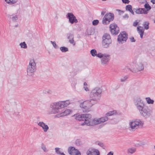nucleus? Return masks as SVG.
<instances>
[{"mask_svg":"<svg viewBox=\"0 0 155 155\" xmlns=\"http://www.w3.org/2000/svg\"><path fill=\"white\" fill-rule=\"evenodd\" d=\"M76 120L79 121H84V122L81 124V125L84 126H93L101 123H104L107 121L109 118L107 117H104L97 119L95 118L92 119L91 115L90 114H76L74 115Z\"/></svg>","mask_w":155,"mask_h":155,"instance_id":"1","label":"nucleus"},{"mask_svg":"<svg viewBox=\"0 0 155 155\" xmlns=\"http://www.w3.org/2000/svg\"><path fill=\"white\" fill-rule=\"evenodd\" d=\"M70 104L69 100L53 103L50 105L51 109L48 110V114H51L58 113V112H61L60 111L61 109L67 107Z\"/></svg>","mask_w":155,"mask_h":155,"instance_id":"2","label":"nucleus"},{"mask_svg":"<svg viewBox=\"0 0 155 155\" xmlns=\"http://www.w3.org/2000/svg\"><path fill=\"white\" fill-rule=\"evenodd\" d=\"M144 65L142 62L140 61L137 62L135 63H133L127 64V68L128 70L133 73L142 71L144 69Z\"/></svg>","mask_w":155,"mask_h":155,"instance_id":"3","label":"nucleus"},{"mask_svg":"<svg viewBox=\"0 0 155 155\" xmlns=\"http://www.w3.org/2000/svg\"><path fill=\"white\" fill-rule=\"evenodd\" d=\"M102 92V90L100 88L96 87L90 93L91 100L94 102V104L97 103V101L100 99Z\"/></svg>","mask_w":155,"mask_h":155,"instance_id":"4","label":"nucleus"},{"mask_svg":"<svg viewBox=\"0 0 155 155\" xmlns=\"http://www.w3.org/2000/svg\"><path fill=\"white\" fill-rule=\"evenodd\" d=\"M139 111L141 116L144 119L149 118L153 113L152 110L146 106L142 107Z\"/></svg>","mask_w":155,"mask_h":155,"instance_id":"5","label":"nucleus"},{"mask_svg":"<svg viewBox=\"0 0 155 155\" xmlns=\"http://www.w3.org/2000/svg\"><path fill=\"white\" fill-rule=\"evenodd\" d=\"M102 39L101 44L103 47L108 48L112 42L110 35L107 33L104 34L102 37Z\"/></svg>","mask_w":155,"mask_h":155,"instance_id":"6","label":"nucleus"},{"mask_svg":"<svg viewBox=\"0 0 155 155\" xmlns=\"http://www.w3.org/2000/svg\"><path fill=\"white\" fill-rule=\"evenodd\" d=\"M36 64L34 60H31L29 62L27 68V74L29 76H32L34 74L36 70Z\"/></svg>","mask_w":155,"mask_h":155,"instance_id":"7","label":"nucleus"},{"mask_svg":"<svg viewBox=\"0 0 155 155\" xmlns=\"http://www.w3.org/2000/svg\"><path fill=\"white\" fill-rule=\"evenodd\" d=\"M94 104V102L90 99V100L84 101L82 102L80 104V106L83 108L82 110L83 112H87L89 111L90 108Z\"/></svg>","mask_w":155,"mask_h":155,"instance_id":"8","label":"nucleus"},{"mask_svg":"<svg viewBox=\"0 0 155 155\" xmlns=\"http://www.w3.org/2000/svg\"><path fill=\"white\" fill-rule=\"evenodd\" d=\"M143 122L141 120L136 119L130 122L129 125L132 131H134L138 129L140 126H143Z\"/></svg>","mask_w":155,"mask_h":155,"instance_id":"9","label":"nucleus"},{"mask_svg":"<svg viewBox=\"0 0 155 155\" xmlns=\"http://www.w3.org/2000/svg\"><path fill=\"white\" fill-rule=\"evenodd\" d=\"M114 19V15L112 13H107L104 17L102 23L104 25H107L110 23V22L113 20Z\"/></svg>","mask_w":155,"mask_h":155,"instance_id":"10","label":"nucleus"},{"mask_svg":"<svg viewBox=\"0 0 155 155\" xmlns=\"http://www.w3.org/2000/svg\"><path fill=\"white\" fill-rule=\"evenodd\" d=\"M134 103L139 110L145 105L143 101L139 97H137L134 100Z\"/></svg>","mask_w":155,"mask_h":155,"instance_id":"11","label":"nucleus"},{"mask_svg":"<svg viewBox=\"0 0 155 155\" xmlns=\"http://www.w3.org/2000/svg\"><path fill=\"white\" fill-rule=\"evenodd\" d=\"M110 31L111 34L113 35H117L120 31L119 28L116 24L113 23L110 25Z\"/></svg>","mask_w":155,"mask_h":155,"instance_id":"12","label":"nucleus"},{"mask_svg":"<svg viewBox=\"0 0 155 155\" xmlns=\"http://www.w3.org/2000/svg\"><path fill=\"white\" fill-rule=\"evenodd\" d=\"M117 41L120 44H122L126 41V31L121 32L118 36Z\"/></svg>","mask_w":155,"mask_h":155,"instance_id":"13","label":"nucleus"},{"mask_svg":"<svg viewBox=\"0 0 155 155\" xmlns=\"http://www.w3.org/2000/svg\"><path fill=\"white\" fill-rule=\"evenodd\" d=\"M87 155H100L98 150L93 148H89L86 151Z\"/></svg>","mask_w":155,"mask_h":155,"instance_id":"14","label":"nucleus"},{"mask_svg":"<svg viewBox=\"0 0 155 155\" xmlns=\"http://www.w3.org/2000/svg\"><path fill=\"white\" fill-rule=\"evenodd\" d=\"M66 17L69 19V22L71 24L78 22L77 19L72 13H68Z\"/></svg>","mask_w":155,"mask_h":155,"instance_id":"15","label":"nucleus"},{"mask_svg":"<svg viewBox=\"0 0 155 155\" xmlns=\"http://www.w3.org/2000/svg\"><path fill=\"white\" fill-rule=\"evenodd\" d=\"M110 55L105 54L104 55L101 59V62L102 65H106L109 62L110 60Z\"/></svg>","mask_w":155,"mask_h":155,"instance_id":"16","label":"nucleus"},{"mask_svg":"<svg viewBox=\"0 0 155 155\" xmlns=\"http://www.w3.org/2000/svg\"><path fill=\"white\" fill-rule=\"evenodd\" d=\"M60 111H61V112H58V113H60L56 114L55 116V117H60L67 115L70 114L71 111V110L69 109L66 110L64 111V110H62L61 109Z\"/></svg>","mask_w":155,"mask_h":155,"instance_id":"17","label":"nucleus"},{"mask_svg":"<svg viewBox=\"0 0 155 155\" xmlns=\"http://www.w3.org/2000/svg\"><path fill=\"white\" fill-rule=\"evenodd\" d=\"M74 150V151H75L74 155H81L80 152L78 149H76L74 147H69L68 149V152L69 154H73L72 150Z\"/></svg>","mask_w":155,"mask_h":155,"instance_id":"18","label":"nucleus"},{"mask_svg":"<svg viewBox=\"0 0 155 155\" xmlns=\"http://www.w3.org/2000/svg\"><path fill=\"white\" fill-rule=\"evenodd\" d=\"M133 10L137 14H146L147 13V11L145 8H133Z\"/></svg>","mask_w":155,"mask_h":155,"instance_id":"19","label":"nucleus"},{"mask_svg":"<svg viewBox=\"0 0 155 155\" xmlns=\"http://www.w3.org/2000/svg\"><path fill=\"white\" fill-rule=\"evenodd\" d=\"M38 125L39 126L42 127L44 132H46L49 129V127L47 125L45 124V123L42 121L39 122Z\"/></svg>","mask_w":155,"mask_h":155,"instance_id":"20","label":"nucleus"},{"mask_svg":"<svg viewBox=\"0 0 155 155\" xmlns=\"http://www.w3.org/2000/svg\"><path fill=\"white\" fill-rule=\"evenodd\" d=\"M67 36L68 38L69 39V42L73 45H75V43L74 40V35L71 33L67 34Z\"/></svg>","mask_w":155,"mask_h":155,"instance_id":"21","label":"nucleus"},{"mask_svg":"<svg viewBox=\"0 0 155 155\" xmlns=\"http://www.w3.org/2000/svg\"><path fill=\"white\" fill-rule=\"evenodd\" d=\"M137 30L138 33L140 35V38H142L144 33V29L142 26H138L137 28Z\"/></svg>","mask_w":155,"mask_h":155,"instance_id":"22","label":"nucleus"},{"mask_svg":"<svg viewBox=\"0 0 155 155\" xmlns=\"http://www.w3.org/2000/svg\"><path fill=\"white\" fill-rule=\"evenodd\" d=\"M127 11L129 12L133 15H134V12L132 9V6L131 5H127Z\"/></svg>","mask_w":155,"mask_h":155,"instance_id":"23","label":"nucleus"},{"mask_svg":"<svg viewBox=\"0 0 155 155\" xmlns=\"http://www.w3.org/2000/svg\"><path fill=\"white\" fill-rule=\"evenodd\" d=\"M94 29L93 28H90L87 31V34L88 35H93L94 33Z\"/></svg>","mask_w":155,"mask_h":155,"instance_id":"24","label":"nucleus"},{"mask_svg":"<svg viewBox=\"0 0 155 155\" xmlns=\"http://www.w3.org/2000/svg\"><path fill=\"white\" fill-rule=\"evenodd\" d=\"M117 112L115 110H114L111 111H110L108 112L106 114V116L107 117L108 116L113 115H114L117 114Z\"/></svg>","mask_w":155,"mask_h":155,"instance_id":"25","label":"nucleus"},{"mask_svg":"<svg viewBox=\"0 0 155 155\" xmlns=\"http://www.w3.org/2000/svg\"><path fill=\"white\" fill-rule=\"evenodd\" d=\"M136 148L134 147H130L127 150V153L130 154H132L135 153L136 151Z\"/></svg>","mask_w":155,"mask_h":155,"instance_id":"26","label":"nucleus"},{"mask_svg":"<svg viewBox=\"0 0 155 155\" xmlns=\"http://www.w3.org/2000/svg\"><path fill=\"white\" fill-rule=\"evenodd\" d=\"M145 144V142L143 141H138L136 143L135 145L136 147H139L143 146Z\"/></svg>","mask_w":155,"mask_h":155,"instance_id":"27","label":"nucleus"},{"mask_svg":"<svg viewBox=\"0 0 155 155\" xmlns=\"http://www.w3.org/2000/svg\"><path fill=\"white\" fill-rule=\"evenodd\" d=\"M149 23L147 21H144L143 22V25L144 27V29L148 30L149 28Z\"/></svg>","mask_w":155,"mask_h":155,"instance_id":"28","label":"nucleus"},{"mask_svg":"<svg viewBox=\"0 0 155 155\" xmlns=\"http://www.w3.org/2000/svg\"><path fill=\"white\" fill-rule=\"evenodd\" d=\"M5 1L9 5H12L15 4L17 2V0H5Z\"/></svg>","mask_w":155,"mask_h":155,"instance_id":"29","label":"nucleus"},{"mask_svg":"<svg viewBox=\"0 0 155 155\" xmlns=\"http://www.w3.org/2000/svg\"><path fill=\"white\" fill-rule=\"evenodd\" d=\"M145 99L147 101V102L148 104H153L154 103V100L151 99L150 97H146Z\"/></svg>","mask_w":155,"mask_h":155,"instance_id":"30","label":"nucleus"},{"mask_svg":"<svg viewBox=\"0 0 155 155\" xmlns=\"http://www.w3.org/2000/svg\"><path fill=\"white\" fill-rule=\"evenodd\" d=\"M60 50L63 52H66L68 51V49L64 46L61 47L60 48Z\"/></svg>","mask_w":155,"mask_h":155,"instance_id":"31","label":"nucleus"},{"mask_svg":"<svg viewBox=\"0 0 155 155\" xmlns=\"http://www.w3.org/2000/svg\"><path fill=\"white\" fill-rule=\"evenodd\" d=\"M90 53L91 55L93 57L96 56L97 54V51L95 49H93L91 50Z\"/></svg>","mask_w":155,"mask_h":155,"instance_id":"32","label":"nucleus"},{"mask_svg":"<svg viewBox=\"0 0 155 155\" xmlns=\"http://www.w3.org/2000/svg\"><path fill=\"white\" fill-rule=\"evenodd\" d=\"M96 143L100 147H101L103 149H105V146L104 145V143L99 141H97L96 142Z\"/></svg>","mask_w":155,"mask_h":155,"instance_id":"33","label":"nucleus"},{"mask_svg":"<svg viewBox=\"0 0 155 155\" xmlns=\"http://www.w3.org/2000/svg\"><path fill=\"white\" fill-rule=\"evenodd\" d=\"M75 143L76 146H79L82 145L81 141L79 139H77L76 140Z\"/></svg>","mask_w":155,"mask_h":155,"instance_id":"34","label":"nucleus"},{"mask_svg":"<svg viewBox=\"0 0 155 155\" xmlns=\"http://www.w3.org/2000/svg\"><path fill=\"white\" fill-rule=\"evenodd\" d=\"M20 45L21 48H26L27 47V45L25 42L20 43Z\"/></svg>","mask_w":155,"mask_h":155,"instance_id":"35","label":"nucleus"},{"mask_svg":"<svg viewBox=\"0 0 155 155\" xmlns=\"http://www.w3.org/2000/svg\"><path fill=\"white\" fill-rule=\"evenodd\" d=\"M144 7L145 8V9H146V10L147 12L150 10L151 8V7L148 3H146L144 5Z\"/></svg>","mask_w":155,"mask_h":155,"instance_id":"36","label":"nucleus"},{"mask_svg":"<svg viewBox=\"0 0 155 155\" xmlns=\"http://www.w3.org/2000/svg\"><path fill=\"white\" fill-rule=\"evenodd\" d=\"M41 148L45 152L48 151V150L46 149L45 146L43 143H42L41 144Z\"/></svg>","mask_w":155,"mask_h":155,"instance_id":"37","label":"nucleus"},{"mask_svg":"<svg viewBox=\"0 0 155 155\" xmlns=\"http://www.w3.org/2000/svg\"><path fill=\"white\" fill-rule=\"evenodd\" d=\"M109 123L111 124H115L117 122V121L116 119H112L109 121Z\"/></svg>","mask_w":155,"mask_h":155,"instance_id":"38","label":"nucleus"},{"mask_svg":"<svg viewBox=\"0 0 155 155\" xmlns=\"http://www.w3.org/2000/svg\"><path fill=\"white\" fill-rule=\"evenodd\" d=\"M105 54H102L101 53H99L97 54L96 56L97 57L101 58Z\"/></svg>","mask_w":155,"mask_h":155,"instance_id":"39","label":"nucleus"},{"mask_svg":"<svg viewBox=\"0 0 155 155\" xmlns=\"http://www.w3.org/2000/svg\"><path fill=\"white\" fill-rule=\"evenodd\" d=\"M55 152L56 153L62 155V153H63V152L61 153L60 151L59 150V148L58 147H56L55 149Z\"/></svg>","mask_w":155,"mask_h":155,"instance_id":"40","label":"nucleus"},{"mask_svg":"<svg viewBox=\"0 0 155 155\" xmlns=\"http://www.w3.org/2000/svg\"><path fill=\"white\" fill-rule=\"evenodd\" d=\"M51 43L52 44L53 47L55 48H58V45H56V42L55 41H51Z\"/></svg>","mask_w":155,"mask_h":155,"instance_id":"41","label":"nucleus"},{"mask_svg":"<svg viewBox=\"0 0 155 155\" xmlns=\"http://www.w3.org/2000/svg\"><path fill=\"white\" fill-rule=\"evenodd\" d=\"M99 23V21L98 20H94L92 21V25H96Z\"/></svg>","mask_w":155,"mask_h":155,"instance_id":"42","label":"nucleus"},{"mask_svg":"<svg viewBox=\"0 0 155 155\" xmlns=\"http://www.w3.org/2000/svg\"><path fill=\"white\" fill-rule=\"evenodd\" d=\"M12 20L13 21H15L18 19V17L17 15H15L12 18Z\"/></svg>","mask_w":155,"mask_h":155,"instance_id":"43","label":"nucleus"},{"mask_svg":"<svg viewBox=\"0 0 155 155\" xmlns=\"http://www.w3.org/2000/svg\"><path fill=\"white\" fill-rule=\"evenodd\" d=\"M116 10L119 12V15H122L125 12L124 11L121 10L120 9H117Z\"/></svg>","mask_w":155,"mask_h":155,"instance_id":"44","label":"nucleus"},{"mask_svg":"<svg viewBox=\"0 0 155 155\" xmlns=\"http://www.w3.org/2000/svg\"><path fill=\"white\" fill-rule=\"evenodd\" d=\"M130 39L131 42H135V40L133 37H131L130 38Z\"/></svg>","mask_w":155,"mask_h":155,"instance_id":"45","label":"nucleus"},{"mask_svg":"<svg viewBox=\"0 0 155 155\" xmlns=\"http://www.w3.org/2000/svg\"><path fill=\"white\" fill-rule=\"evenodd\" d=\"M138 22L137 21H135L134 22L133 24V25L134 26H136L138 24Z\"/></svg>","mask_w":155,"mask_h":155,"instance_id":"46","label":"nucleus"},{"mask_svg":"<svg viewBox=\"0 0 155 155\" xmlns=\"http://www.w3.org/2000/svg\"><path fill=\"white\" fill-rule=\"evenodd\" d=\"M126 80V77L125 76L123 78H121L120 79V81L121 82H124Z\"/></svg>","mask_w":155,"mask_h":155,"instance_id":"47","label":"nucleus"},{"mask_svg":"<svg viewBox=\"0 0 155 155\" xmlns=\"http://www.w3.org/2000/svg\"><path fill=\"white\" fill-rule=\"evenodd\" d=\"M114 155V152L112 151H110L107 154V155Z\"/></svg>","mask_w":155,"mask_h":155,"instance_id":"48","label":"nucleus"},{"mask_svg":"<svg viewBox=\"0 0 155 155\" xmlns=\"http://www.w3.org/2000/svg\"><path fill=\"white\" fill-rule=\"evenodd\" d=\"M84 90L86 91H89V89L87 87V86H84Z\"/></svg>","mask_w":155,"mask_h":155,"instance_id":"49","label":"nucleus"},{"mask_svg":"<svg viewBox=\"0 0 155 155\" xmlns=\"http://www.w3.org/2000/svg\"><path fill=\"white\" fill-rule=\"evenodd\" d=\"M125 49V48L124 47V46H121L120 48V50L121 51H123Z\"/></svg>","mask_w":155,"mask_h":155,"instance_id":"50","label":"nucleus"},{"mask_svg":"<svg viewBox=\"0 0 155 155\" xmlns=\"http://www.w3.org/2000/svg\"><path fill=\"white\" fill-rule=\"evenodd\" d=\"M105 12H106L105 11H102L101 12V15L102 16H103L104 15Z\"/></svg>","mask_w":155,"mask_h":155,"instance_id":"51","label":"nucleus"},{"mask_svg":"<svg viewBox=\"0 0 155 155\" xmlns=\"http://www.w3.org/2000/svg\"><path fill=\"white\" fill-rule=\"evenodd\" d=\"M72 154H70L71 155H74L75 153V151H74V150H72Z\"/></svg>","mask_w":155,"mask_h":155,"instance_id":"52","label":"nucleus"},{"mask_svg":"<svg viewBox=\"0 0 155 155\" xmlns=\"http://www.w3.org/2000/svg\"><path fill=\"white\" fill-rule=\"evenodd\" d=\"M151 2H152L153 4H155V1L154 0H151Z\"/></svg>","mask_w":155,"mask_h":155,"instance_id":"53","label":"nucleus"},{"mask_svg":"<svg viewBox=\"0 0 155 155\" xmlns=\"http://www.w3.org/2000/svg\"><path fill=\"white\" fill-rule=\"evenodd\" d=\"M84 86H87V84L86 82H84Z\"/></svg>","mask_w":155,"mask_h":155,"instance_id":"54","label":"nucleus"},{"mask_svg":"<svg viewBox=\"0 0 155 155\" xmlns=\"http://www.w3.org/2000/svg\"><path fill=\"white\" fill-rule=\"evenodd\" d=\"M122 2L124 4H126V0H122Z\"/></svg>","mask_w":155,"mask_h":155,"instance_id":"55","label":"nucleus"},{"mask_svg":"<svg viewBox=\"0 0 155 155\" xmlns=\"http://www.w3.org/2000/svg\"><path fill=\"white\" fill-rule=\"evenodd\" d=\"M47 92L48 94H50L51 93V91L50 90H49Z\"/></svg>","mask_w":155,"mask_h":155,"instance_id":"56","label":"nucleus"},{"mask_svg":"<svg viewBox=\"0 0 155 155\" xmlns=\"http://www.w3.org/2000/svg\"><path fill=\"white\" fill-rule=\"evenodd\" d=\"M129 2H130V1H129V0H127V4L129 3Z\"/></svg>","mask_w":155,"mask_h":155,"instance_id":"57","label":"nucleus"},{"mask_svg":"<svg viewBox=\"0 0 155 155\" xmlns=\"http://www.w3.org/2000/svg\"><path fill=\"white\" fill-rule=\"evenodd\" d=\"M123 17L124 18H126V14H125L123 16Z\"/></svg>","mask_w":155,"mask_h":155,"instance_id":"58","label":"nucleus"},{"mask_svg":"<svg viewBox=\"0 0 155 155\" xmlns=\"http://www.w3.org/2000/svg\"><path fill=\"white\" fill-rule=\"evenodd\" d=\"M62 155H66L63 152V153H62Z\"/></svg>","mask_w":155,"mask_h":155,"instance_id":"59","label":"nucleus"},{"mask_svg":"<svg viewBox=\"0 0 155 155\" xmlns=\"http://www.w3.org/2000/svg\"><path fill=\"white\" fill-rule=\"evenodd\" d=\"M126 16H127V18H128L129 17L128 15H127Z\"/></svg>","mask_w":155,"mask_h":155,"instance_id":"60","label":"nucleus"},{"mask_svg":"<svg viewBox=\"0 0 155 155\" xmlns=\"http://www.w3.org/2000/svg\"><path fill=\"white\" fill-rule=\"evenodd\" d=\"M154 23H155V19L154 20Z\"/></svg>","mask_w":155,"mask_h":155,"instance_id":"61","label":"nucleus"},{"mask_svg":"<svg viewBox=\"0 0 155 155\" xmlns=\"http://www.w3.org/2000/svg\"><path fill=\"white\" fill-rule=\"evenodd\" d=\"M154 148L155 149V146H154Z\"/></svg>","mask_w":155,"mask_h":155,"instance_id":"62","label":"nucleus"},{"mask_svg":"<svg viewBox=\"0 0 155 155\" xmlns=\"http://www.w3.org/2000/svg\"><path fill=\"white\" fill-rule=\"evenodd\" d=\"M153 155H155V153H154V154H153Z\"/></svg>","mask_w":155,"mask_h":155,"instance_id":"63","label":"nucleus"},{"mask_svg":"<svg viewBox=\"0 0 155 155\" xmlns=\"http://www.w3.org/2000/svg\"><path fill=\"white\" fill-rule=\"evenodd\" d=\"M10 18H11V15H10Z\"/></svg>","mask_w":155,"mask_h":155,"instance_id":"64","label":"nucleus"}]
</instances>
